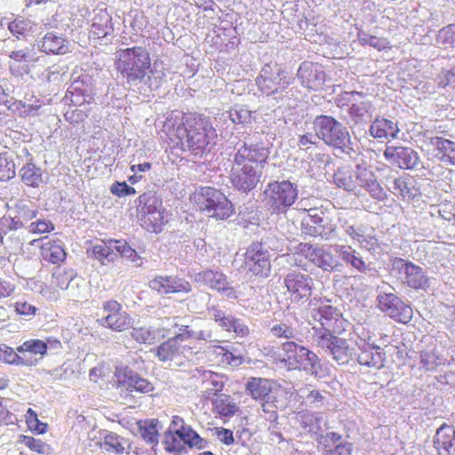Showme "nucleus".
<instances>
[{
    "mask_svg": "<svg viewBox=\"0 0 455 455\" xmlns=\"http://www.w3.org/2000/svg\"><path fill=\"white\" fill-rule=\"evenodd\" d=\"M57 20L53 19L52 22L44 23L45 27L54 28L55 30L47 32L37 41L38 49L47 54L63 55L70 50L69 41L62 35V27H59L56 23Z\"/></svg>",
    "mask_w": 455,
    "mask_h": 455,
    "instance_id": "a211bd4d",
    "label": "nucleus"
},
{
    "mask_svg": "<svg viewBox=\"0 0 455 455\" xmlns=\"http://www.w3.org/2000/svg\"><path fill=\"white\" fill-rule=\"evenodd\" d=\"M15 176V164L6 156L0 155V181L9 180Z\"/></svg>",
    "mask_w": 455,
    "mask_h": 455,
    "instance_id": "e2e57ef3",
    "label": "nucleus"
},
{
    "mask_svg": "<svg viewBox=\"0 0 455 455\" xmlns=\"http://www.w3.org/2000/svg\"><path fill=\"white\" fill-rule=\"evenodd\" d=\"M42 250L44 259L52 264L64 261L67 256L60 241L49 242L42 247Z\"/></svg>",
    "mask_w": 455,
    "mask_h": 455,
    "instance_id": "de8ad7c7",
    "label": "nucleus"
},
{
    "mask_svg": "<svg viewBox=\"0 0 455 455\" xmlns=\"http://www.w3.org/2000/svg\"><path fill=\"white\" fill-rule=\"evenodd\" d=\"M326 395L328 393L325 391L321 392L314 389L306 395V401L311 407L319 409L325 405L327 402Z\"/></svg>",
    "mask_w": 455,
    "mask_h": 455,
    "instance_id": "338daca9",
    "label": "nucleus"
},
{
    "mask_svg": "<svg viewBox=\"0 0 455 455\" xmlns=\"http://www.w3.org/2000/svg\"><path fill=\"white\" fill-rule=\"evenodd\" d=\"M430 144L442 153V160L455 165V142L442 137H433Z\"/></svg>",
    "mask_w": 455,
    "mask_h": 455,
    "instance_id": "8fccbe9b",
    "label": "nucleus"
},
{
    "mask_svg": "<svg viewBox=\"0 0 455 455\" xmlns=\"http://www.w3.org/2000/svg\"><path fill=\"white\" fill-rule=\"evenodd\" d=\"M356 180L357 188H363L372 198L379 201L386 198L387 195L371 169L363 164H356Z\"/></svg>",
    "mask_w": 455,
    "mask_h": 455,
    "instance_id": "bb28decb",
    "label": "nucleus"
},
{
    "mask_svg": "<svg viewBox=\"0 0 455 455\" xmlns=\"http://www.w3.org/2000/svg\"><path fill=\"white\" fill-rule=\"evenodd\" d=\"M358 353L356 361L362 366L379 370L384 367L386 354L379 346L367 342L363 339L356 341Z\"/></svg>",
    "mask_w": 455,
    "mask_h": 455,
    "instance_id": "5701e85b",
    "label": "nucleus"
},
{
    "mask_svg": "<svg viewBox=\"0 0 455 455\" xmlns=\"http://www.w3.org/2000/svg\"><path fill=\"white\" fill-rule=\"evenodd\" d=\"M334 184L347 192L355 191L357 188L356 169L349 166H342L337 169L333 174Z\"/></svg>",
    "mask_w": 455,
    "mask_h": 455,
    "instance_id": "58836bf2",
    "label": "nucleus"
},
{
    "mask_svg": "<svg viewBox=\"0 0 455 455\" xmlns=\"http://www.w3.org/2000/svg\"><path fill=\"white\" fill-rule=\"evenodd\" d=\"M244 265L252 275L267 277L271 272L269 251L261 243H251L244 254Z\"/></svg>",
    "mask_w": 455,
    "mask_h": 455,
    "instance_id": "dca6fc26",
    "label": "nucleus"
},
{
    "mask_svg": "<svg viewBox=\"0 0 455 455\" xmlns=\"http://www.w3.org/2000/svg\"><path fill=\"white\" fill-rule=\"evenodd\" d=\"M7 28L12 36L18 40L28 41L29 37H33L36 32V25L28 18L22 16L16 17L13 20L8 22Z\"/></svg>",
    "mask_w": 455,
    "mask_h": 455,
    "instance_id": "c9c22d12",
    "label": "nucleus"
},
{
    "mask_svg": "<svg viewBox=\"0 0 455 455\" xmlns=\"http://www.w3.org/2000/svg\"><path fill=\"white\" fill-rule=\"evenodd\" d=\"M88 86L81 81H74L66 92V100H69L75 106H81L85 102H90L92 99Z\"/></svg>",
    "mask_w": 455,
    "mask_h": 455,
    "instance_id": "79ce46f5",
    "label": "nucleus"
},
{
    "mask_svg": "<svg viewBox=\"0 0 455 455\" xmlns=\"http://www.w3.org/2000/svg\"><path fill=\"white\" fill-rule=\"evenodd\" d=\"M302 232L306 235L331 240L336 235L335 225L322 209L310 208L301 221Z\"/></svg>",
    "mask_w": 455,
    "mask_h": 455,
    "instance_id": "9b49d317",
    "label": "nucleus"
},
{
    "mask_svg": "<svg viewBox=\"0 0 455 455\" xmlns=\"http://www.w3.org/2000/svg\"><path fill=\"white\" fill-rule=\"evenodd\" d=\"M296 76L303 87L312 91L321 90L326 77L323 66L311 61L300 63Z\"/></svg>",
    "mask_w": 455,
    "mask_h": 455,
    "instance_id": "4be33fe9",
    "label": "nucleus"
},
{
    "mask_svg": "<svg viewBox=\"0 0 455 455\" xmlns=\"http://www.w3.org/2000/svg\"><path fill=\"white\" fill-rule=\"evenodd\" d=\"M159 420L157 419H150L145 420L139 426V432L142 439L148 443L156 446L158 443V429Z\"/></svg>",
    "mask_w": 455,
    "mask_h": 455,
    "instance_id": "3c124183",
    "label": "nucleus"
},
{
    "mask_svg": "<svg viewBox=\"0 0 455 455\" xmlns=\"http://www.w3.org/2000/svg\"><path fill=\"white\" fill-rule=\"evenodd\" d=\"M290 299L292 303L303 305L309 301L315 289L314 278L306 273L291 270L283 278Z\"/></svg>",
    "mask_w": 455,
    "mask_h": 455,
    "instance_id": "f8f14e48",
    "label": "nucleus"
},
{
    "mask_svg": "<svg viewBox=\"0 0 455 455\" xmlns=\"http://www.w3.org/2000/svg\"><path fill=\"white\" fill-rule=\"evenodd\" d=\"M313 129L325 145L339 149L349 157L357 153L352 147L351 137L347 128L331 116L319 115L313 121Z\"/></svg>",
    "mask_w": 455,
    "mask_h": 455,
    "instance_id": "423d86ee",
    "label": "nucleus"
},
{
    "mask_svg": "<svg viewBox=\"0 0 455 455\" xmlns=\"http://www.w3.org/2000/svg\"><path fill=\"white\" fill-rule=\"evenodd\" d=\"M166 79L165 69L163 66L155 63L149 68V74H147L141 94H148L157 90Z\"/></svg>",
    "mask_w": 455,
    "mask_h": 455,
    "instance_id": "a19ab883",
    "label": "nucleus"
},
{
    "mask_svg": "<svg viewBox=\"0 0 455 455\" xmlns=\"http://www.w3.org/2000/svg\"><path fill=\"white\" fill-rule=\"evenodd\" d=\"M115 65L123 84L140 93L151 67L148 50L145 46L120 49L116 53Z\"/></svg>",
    "mask_w": 455,
    "mask_h": 455,
    "instance_id": "7ed1b4c3",
    "label": "nucleus"
},
{
    "mask_svg": "<svg viewBox=\"0 0 455 455\" xmlns=\"http://www.w3.org/2000/svg\"><path fill=\"white\" fill-rule=\"evenodd\" d=\"M75 274L72 269H59L52 275V278L59 288L67 290Z\"/></svg>",
    "mask_w": 455,
    "mask_h": 455,
    "instance_id": "69168bd1",
    "label": "nucleus"
},
{
    "mask_svg": "<svg viewBox=\"0 0 455 455\" xmlns=\"http://www.w3.org/2000/svg\"><path fill=\"white\" fill-rule=\"evenodd\" d=\"M236 351L233 347H216V352L222 356V362L233 367L239 366L243 362V356L241 354H237Z\"/></svg>",
    "mask_w": 455,
    "mask_h": 455,
    "instance_id": "6e6d98bb",
    "label": "nucleus"
},
{
    "mask_svg": "<svg viewBox=\"0 0 455 455\" xmlns=\"http://www.w3.org/2000/svg\"><path fill=\"white\" fill-rule=\"evenodd\" d=\"M1 361L15 365H29L32 364L25 358L21 357L12 347L3 344L1 345Z\"/></svg>",
    "mask_w": 455,
    "mask_h": 455,
    "instance_id": "052dcab7",
    "label": "nucleus"
},
{
    "mask_svg": "<svg viewBox=\"0 0 455 455\" xmlns=\"http://www.w3.org/2000/svg\"><path fill=\"white\" fill-rule=\"evenodd\" d=\"M270 334L276 339H283L286 341L299 340V331L293 327L292 323L287 319L274 323L269 329Z\"/></svg>",
    "mask_w": 455,
    "mask_h": 455,
    "instance_id": "a18cd8bd",
    "label": "nucleus"
},
{
    "mask_svg": "<svg viewBox=\"0 0 455 455\" xmlns=\"http://www.w3.org/2000/svg\"><path fill=\"white\" fill-rule=\"evenodd\" d=\"M181 439L184 442V445H188L190 448L196 447L197 449L204 448L206 441L203 439L195 430L189 426H187L180 432Z\"/></svg>",
    "mask_w": 455,
    "mask_h": 455,
    "instance_id": "13d9d810",
    "label": "nucleus"
},
{
    "mask_svg": "<svg viewBox=\"0 0 455 455\" xmlns=\"http://www.w3.org/2000/svg\"><path fill=\"white\" fill-rule=\"evenodd\" d=\"M162 443L164 450L169 453L181 454L186 451L184 442L181 439V435L175 434L171 431H165Z\"/></svg>",
    "mask_w": 455,
    "mask_h": 455,
    "instance_id": "864d4df0",
    "label": "nucleus"
},
{
    "mask_svg": "<svg viewBox=\"0 0 455 455\" xmlns=\"http://www.w3.org/2000/svg\"><path fill=\"white\" fill-rule=\"evenodd\" d=\"M383 156L391 165L403 170H419L422 166L416 150L403 146H387Z\"/></svg>",
    "mask_w": 455,
    "mask_h": 455,
    "instance_id": "f3484780",
    "label": "nucleus"
},
{
    "mask_svg": "<svg viewBox=\"0 0 455 455\" xmlns=\"http://www.w3.org/2000/svg\"><path fill=\"white\" fill-rule=\"evenodd\" d=\"M162 200L155 192L148 191L140 196L138 199L137 209L148 208V207H162Z\"/></svg>",
    "mask_w": 455,
    "mask_h": 455,
    "instance_id": "0e129e2a",
    "label": "nucleus"
},
{
    "mask_svg": "<svg viewBox=\"0 0 455 455\" xmlns=\"http://www.w3.org/2000/svg\"><path fill=\"white\" fill-rule=\"evenodd\" d=\"M357 39L361 45H369L378 51H383L389 48V42L387 38L371 36L363 30H360L358 32Z\"/></svg>",
    "mask_w": 455,
    "mask_h": 455,
    "instance_id": "5fc2aeb1",
    "label": "nucleus"
},
{
    "mask_svg": "<svg viewBox=\"0 0 455 455\" xmlns=\"http://www.w3.org/2000/svg\"><path fill=\"white\" fill-rule=\"evenodd\" d=\"M347 438V436L344 437L337 432L330 431L325 434L318 435L316 440L322 446V453L323 454L326 452V450L331 449L334 445L341 443V442Z\"/></svg>",
    "mask_w": 455,
    "mask_h": 455,
    "instance_id": "4d7b16f0",
    "label": "nucleus"
},
{
    "mask_svg": "<svg viewBox=\"0 0 455 455\" xmlns=\"http://www.w3.org/2000/svg\"><path fill=\"white\" fill-rule=\"evenodd\" d=\"M117 387L127 391L148 394L154 390L153 384L128 366L116 367Z\"/></svg>",
    "mask_w": 455,
    "mask_h": 455,
    "instance_id": "aec40b11",
    "label": "nucleus"
},
{
    "mask_svg": "<svg viewBox=\"0 0 455 455\" xmlns=\"http://www.w3.org/2000/svg\"><path fill=\"white\" fill-rule=\"evenodd\" d=\"M152 352L162 363L172 362L180 357L191 359L194 354L190 347L182 345L174 336L161 343Z\"/></svg>",
    "mask_w": 455,
    "mask_h": 455,
    "instance_id": "b1692460",
    "label": "nucleus"
},
{
    "mask_svg": "<svg viewBox=\"0 0 455 455\" xmlns=\"http://www.w3.org/2000/svg\"><path fill=\"white\" fill-rule=\"evenodd\" d=\"M130 336L139 344L153 345L165 338L166 330L156 326L132 327L130 331Z\"/></svg>",
    "mask_w": 455,
    "mask_h": 455,
    "instance_id": "f704fd0d",
    "label": "nucleus"
},
{
    "mask_svg": "<svg viewBox=\"0 0 455 455\" xmlns=\"http://www.w3.org/2000/svg\"><path fill=\"white\" fill-rule=\"evenodd\" d=\"M196 281L221 292L229 299L235 298V291L228 285L227 277L222 272L212 269L202 271L196 275Z\"/></svg>",
    "mask_w": 455,
    "mask_h": 455,
    "instance_id": "cd10ccee",
    "label": "nucleus"
},
{
    "mask_svg": "<svg viewBox=\"0 0 455 455\" xmlns=\"http://www.w3.org/2000/svg\"><path fill=\"white\" fill-rule=\"evenodd\" d=\"M272 383L263 378H250L245 385V390L255 400H265L271 395Z\"/></svg>",
    "mask_w": 455,
    "mask_h": 455,
    "instance_id": "ea45409f",
    "label": "nucleus"
},
{
    "mask_svg": "<svg viewBox=\"0 0 455 455\" xmlns=\"http://www.w3.org/2000/svg\"><path fill=\"white\" fill-rule=\"evenodd\" d=\"M123 23L125 28H131L132 32L137 35L147 28L148 20L143 11L132 9L124 15Z\"/></svg>",
    "mask_w": 455,
    "mask_h": 455,
    "instance_id": "37998d69",
    "label": "nucleus"
},
{
    "mask_svg": "<svg viewBox=\"0 0 455 455\" xmlns=\"http://www.w3.org/2000/svg\"><path fill=\"white\" fill-rule=\"evenodd\" d=\"M230 396L228 395H220L212 399L213 411L220 417H233L238 411V407L235 403L229 401Z\"/></svg>",
    "mask_w": 455,
    "mask_h": 455,
    "instance_id": "49530a36",
    "label": "nucleus"
},
{
    "mask_svg": "<svg viewBox=\"0 0 455 455\" xmlns=\"http://www.w3.org/2000/svg\"><path fill=\"white\" fill-rule=\"evenodd\" d=\"M148 284L152 290L162 295L179 292L188 293L191 291V285L188 281L172 275L156 276Z\"/></svg>",
    "mask_w": 455,
    "mask_h": 455,
    "instance_id": "a878e982",
    "label": "nucleus"
},
{
    "mask_svg": "<svg viewBox=\"0 0 455 455\" xmlns=\"http://www.w3.org/2000/svg\"><path fill=\"white\" fill-rule=\"evenodd\" d=\"M294 78L278 64H265L256 78L259 90L272 97L280 106L291 107L298 100L299 91L290 87Z\"/></svg>",
    "mask_w": 455,
    "mask_h": 455,
    "instance_id": "20e7f679",
    "label": "nucleus"
},
{
    "mask_svg": "<svg viewBox=\"0 0 455 455\" xmlns=\"http://www.w3.org/2000/svg\"><path fill=\"white\" fill-rule=\"evenodd\" d=\"M368 132L371 137L382 141L397 138L400 129L397 122L378 116L371 122Z\"/></svg>",
    "mask_w": 455,
    "mask_h": 455,
    "instance_id": "7c9ffc66",
    "label": "nucleus"
},
{
    "mask_svg": "<svg viewBox=\"0 0 455 455\" xmlns=\"http://www.w3.org/2000/svg\"><path fill=\"white\" fill-rule=\"evenodd\" d=\"M228 116L234 124H247L251 123V112L243 106L236 105L230 109Z\"/></svg>",
    "mask_w": 455,
    "mask_h": 455,
    "instance_id": "680f3d73",
    "label": "nucleus"
},
{
    "mask_svg": "<svg viewBox=\"0 0 455 455\" xmlns=\"http://www.w3.org/2000/svg\"><path fill=\"white\" fill-rule=\"evenodd\" d=\"M301 340L285 341L281 345L280 362L287 371H299L313 376L315 379H323V364L319 356L308 347L301 344Z\"/></svg>",
    "mask_w": 455,
    "mask_h": 455,
    "instance_id": "39448f33",
    "label": "nucleus"
},
{
    "mask_svg": "<svg viewBox=\"0 0 455 455\" xmlns=\"http://www.w3.org/2000/svg\"><path fill=\"white\" fill-rule=\"evenodd\" d=\"M335 334L319 332L315 337L317 347L331 355L338 364H347L355 355L354 348L350 347L347 339Z\"/></svg>",
    "mask_w": 455,
    "mask_h": 455,
    "instance_id": "ddd939ff",
    "label": "nucleus"
},
{
    "mask_svg": "<svg viewBox=\"0 0 455 455\" xmlns=\"http://www.w3.org/2000/svg\"><path fill=\"white\" fill-rule=\"evenodd\" d=\"M97 444L107 455H122L125 451V446L128 445V442L114 432H108L102 441L98 442Z\"/></svg>",
    "mask_w": 455,
    "mask_h": 455,
    "instance_id": "4c0bfd02",
    "label": "nucleus"
},
{
    "mask_svg": "<svg viewBox=\"0 0 455 455\" xmlns=\"http://www.w3.org/2000/svg\"><path fill=\"white\" fill-rule=\"evenodd\" d=\"M339 223L342 231L351 240L356 241L362 249L371 255L380 254L383 251L376 230L371 225L358 221L353 216L339 217Z\"/></svg>",
    "mask_w": 455,
    "mask_h": 455,
    "instance_id": "0eeeda50",
    "label": "nucleus"
},
{
    "mask_svg": "<svg viewBox=\"0 0 455 455\" xmlns=\"http://www.w3.org/2000/svg\"><path fill=\"white\" fill-rule=\"evenodd\" d=\"M179 140L177 145L182 151H188L195 156L208 154L216 144L217 132L209 117L201 115L188 116L175 130Z\"/></svg>",
    "mask_w": 455,
    "mask_h": 455,
    "instance_id": "f03ea898",
    "label": "nucleus"
},
{
    "mask_svg": "<svg viewBox=\"0 0 455 455\" xmlns=\"http://www.w3.org/2000/svg\"><path fill=\"white\" fill-rule=\"evenodd\" d=\"M434 445L438 455H455V427L443 424L436 430Z\"/></svg>",
    "mask_w": 455,
    "mask_h": 455,
    "instance_id": "72a5a7b5",
    "label": "nucleus"
},
{
    "mask_svg": "<svg viewBox=\"0 0 455 455\" xmlns=\"http://www.w3.org/2000/svg\"><path fill=\"white\" fill-rule=\"evenodd\" d=\"M140 222L147 231L159 233L164 224V212H146L140 214Z\"/></svg>",
    "mask_w": 455,
    "mask_h": 455,
    "instance_id": "603ef678",
    "label": "nucleus"
},
{
    "mask_svg": "<svg viewBox=\"0 0 455 455\" xmlns=\"http://www.w3.org/2000/svg\"><path fill=\"white\" fill-rule=\"evenodd\" d=\"M349 122L351 129L364 130L366 124L371 122L373 106L371 101L352 103L348 108Z\"/></svg>",
    "mask_w": 455,
    "mask_h": 455,
    "instance_id": "473e14b6",
    "label": "nucleus"
},
{
    "mask_svg": "<svg viewBox=\"0 0 455 455\" xmlns=\"http://www.w3.org/2000/svg\"><path fill=\"white\" fill-rule=\"evenodd\" d=\"M269 154V148L263 144L247 145L243 142L234 156L230 173L233 187L242 192L256 188Z\"/></svg>",
    "mask_w": 455,
    "mask_h": 455,
    "instance_id": "f257e3e1",
    "label": "nucleus"
},
{
    "mask_svg": "<svg viewBox=\"0 0 455 455\" xmlns=\"http://www.w3.org/2000/svg\"><path fill=\"white\" fill-rule=\"evenodd\" d=\"M264 194L273 212H285L297 200L298 188L290 180L274 181L267 186Z\"/></svg>",
    "mask_w": 455,
    "mask_h": 455,
    "instance_id": "9d476101",
    "label": "nucleus"
},
{
    "mask_svg": "<svg viewBox=\"0 0 455 455\" xmlns=\"http://www.w3.org/2000/svg\"><path fill=\"white\" fill-rule=\"evenodd\" d=\"M196 203L202 212L216 220H227L234 213V206L219 189L204 187L196 196Z\"/></svg>",
    "mask_w": 455,
    "mask_h": 455,
    "instance_id": "1a4fd4ad",
    "label": "nucleus"
},
{
    "mask_svg": "<svg viewBox=\"0 0 455 455\" xmlns=\"http://www.w3.org/2000/svg\"><path fill=\"white\" fill-rule=\"evenodd\" d=\"M314 318L318 320L323 327L321 332L340 333L345 330V319L340 311L331 305L320 306Z\"/></svg>",
    "mask_w": 455,
    "mask_h": 455,
    "instance_id": "393cba45",
    "label": "nucleus"
},
{
    "mask_svg": "<svg viewBox=\"0 0 455 455\" xmlns=\"http://www.w3.org/2000/svg\"><path fill=\"white\" fill-rule=\"evenodd\" d=\"M103 311L106 315L99 320L102 326L115 331H123L132 325V318L122 310V306L117 301L108 300L104 302Z\"/></svg>",
    "mask_w": 455,
    "mask_h": 455,
    "instance_id": "412c9836",
    "label": "nucleus"
},
{
    "mask_svg": "<svg viewBox=\"0 0 455 455\" xmlns=\"http://www.w3.org/2000/svg\"><path fill=\"white\" fill-rule=\"evenodd\" d=\"M116 240H102L92 246V257L99 260L102 265L114 262L117 259L116 251Z\"/></svg>",
    "mask_w": 455,
    "mask_h": 455,
    "instance_id": "e433bc0d",
    "label": "nucleus"
},
{
    "mask_svg": "<svg viewBox=\"0 0 455 455\" xmlns=\"http://www.w3.org/2000/svg\"><path fill=\"white\" fill-rule=\"evenodd\" d=\"M391 275L401 284L415 291H427L430 287V278L426 271L411 261L402 258H395L390 263Z\"/></svg>",
    "mask_w": 455,
    "mask_h": 455,
    "instance_id": "6e6552de",
    "label": "nucleus"
},
{
    "mask_svg": "<svg viewBox=\"0 0 455 455\" xmlns=\"http://www.w3.org/2000/svg\"><path fill=\"white\" fill-rule=\"evenodd\" d=\"M300 251L311 261L315 267L325 272H340L343 264L339 260L338 255L321 247H313L309 243H300Z\"/></svg>",
    "mask_w": 455,
    "mask_h": 455,
    "instance_id": "6ab92c4d",
    "label": "nucleus"
},
{
    "mask_svg": "<svg viewBox=\"0 0 455 455\" xmlns=\"http://www.w3.org/2000/svg\"><path fill=\"white\" fill-rule=\"evenodd\" d=\"M419 358L421 367L427 371H433L445 363V359L435 347L422 350Z\"/></svg>",
    "mask_w": 455,
    "mask_h": 455,
    "instance_id": "09e8293b",
    "label": "nucleus"
},
{
    "mask_svg": "<svg viewBox=\"0 0 455 455\" xmlns=\"http://www.w3.org/2000/svg\"><path fill=\"white\" fill-rule=\"evenodd\" d=\"M20 175L22 182L32 188H38L43 182V171L33 163H27L20 170Z\"/></svg>",
    "mask_w": 455,
    "mask_h": 455,
    "instance_id": "c03bdc74",
    "label": "nucleus"
},
{
    "mask_svg": "<svg viewBox=\"0 0 455 455\" xmlns=\"http://www.w3.org/2000/svg\"><path fill=\"white\" fill-rule=\"evenodd\" d=\"M54 229V225L52 221L47 220H37L30 222L27 230L32 234H44L49 233Z\"/></svg>",
    "mask_w": 455,
    "mask_h": 455,
    "instance_id": "774afa93",
    "label": "nucleus"
},
{
    "mask_svg": "<svg viewBox=\"0 0 455 455\" xmlns=\"http://www.w3.org/2000/svg\"><path fill=\"white\" fill-rule=\"evenodd\" d=\"M334 251L347 266L351 267L353 269L366 274L369 271L375 269L371 267V263H367L361 254L350 245H336Z\"/></svg>",
    "mask_w": 455,
    "mask_h": 455,
    "instance_id": "c756f323",
    "label": "nucleus"
},
{
    "mask_svg": "<svg viewBox=\"0 0 455 455\" xmlns=\"http://www.w3.org/2000/svg\"><path fill=\"white\" fill-rule=\"evenodd\" d=\"M20 443L38 454L52 453V448L49 444L40 439H36L33 436L21 435Z\"/></svg>",
    "mask_w": 455,
    "mask_h": 455,
    "instance_id": "bf43d9fd",
    "label": "nucleus"
},
{
    "mask_svg": "<svg viewBox=\"0 0 455 455\" xmlns=\"http://www.w3.org/2000/svg\"><path fill=\"white\" fill-rule=\"evenodd\" d=\"M114 23L112 16L108 12L107 9H99L93 18L89 31L91 39H107L114 35Z\"/></svg>",
    "mask_w": 455,
    "mask_h": 455,
    "instance_id": "c85d7f7f",
    "label": "nucleus"
},
{
    "mask_svg": "<svg viewBox=\"0 0 455 455\" xmlns=\"http://www.w3.org/2000/svg\"><path fill=\"white\" fill-rule=\"evenodd\" d=\"M37 207L29 200H17L9 207V214L3 219V225L9 231L28 228L29 221L36 218Z\"/></svg>",
    "mask_w": 455,
    "mask_h": 455,
    "instance_id": "4468645a",
    "label": "nucleus"
},
{
    "mask_svg": "<svg viewBox=\"0 0 455 455\" xmlns=\"http://www.w3.org/2000/svg\"><path fill=\"white\" fill-rule=\"evenodd\" d=\"M379 310L401 323H408L412 319L413 310L410 305L392 292L379 291L377 295Z\"/></svg>",
    "mask_w": 455,
    "mask_h": 455,
    "instance_id": "2eb2a0df",
    "label": "nucleus"
},
{
    "mask_svg": "<svg viewBox=\"0 0 455 455\" xmlns=\"http://www.w3.org/2000/svg\"><path fill=\"white\" fill-rule=\"evenodd\" d=\"M387 188L395 196L407 201L414 199L419 195L416 181L409 175L388 180Z\"/></svg>",
    "mask_w": 455,
    "mask_h": 455,
    "instance_id": "2f4dec72",
    "label": "nucleus"
}]
</instances>
